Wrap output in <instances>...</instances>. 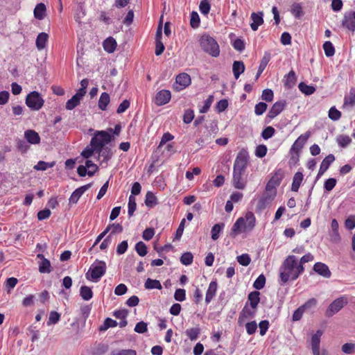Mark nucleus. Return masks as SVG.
<instances>
[{
    "mask_svg": "<svg viewBox=\"0 0 355 355\" xmlns=\"http://www.w3.org/2000/svg\"><path fill=\"white\" fill-rule=\"evenodd\" d=\"M171 98L170 90H159L155 95L154 102L157 106L168 103Z\"/></svg>",
    "mask_w": 355,
    "mask_h": 355,
    "instance_id": "f8f14e48",
    "label": "nucleus"
},
{
    "mask_svg": "<svg viewBox=\"0 0 355 355\" xmlns=\"http://www.w3.org/2000/svg\"><path fill=\"white\" fill-rule=\"evenodd\" d=\"M137 208L136 198L132 195H130L128 198V214L129 217H131Z\"/></svg>",
    "mask_w": 355,
    "mask_h": 355,
    "instance_id": "49530a36",
    "label": "nucleus"
},
{
    "mask_svg": "<svg viewBox=\"0 0 355 355\" xmlns=\"http://www.w3.org/2000/svg\"><path fill=\"white\" fill-rule=\"evenodd\" d=\"M276 191H266L263 194L261 198L259 200L257 209L259 211H262L266 208V207L274 200L276 196Z\"/></svg>",
    "mask_w": 355,
    "mask_h": 355,
    "instance_id": "6e6552de",
    "label": "nucleus"
},
{
    "mask_svg": "<svg viewBox=\"0 0 355 355\" xmlns=\"http://www.w3.org/2000/svg\"><path fill=\"white\" fill-rule=\"evenodd\" d=\"M200 24V17L198 12L193 11L191 13L190 25L192 28H198Z\"/></svg>",
    "mask_w": 355,
    "mask_h": 355,
    "instance_id": "864d4df0",
    "label": "nucleus"
},
{
    "mask_svg": "<svg viewBox=\"0 0 355 355\" xmlns=\"http://www.w3.org/2000/svg\"><path fill=\"white\" fill-rule=\"evenodd\" d=\"M323 332L321 330H318L315 334L311 337V349L320 348V338Z\"/></svg>",
    "mask_w": 355,
    "mask_h": 355,
    "instance_id": "37998d69",
    "label": "nucleus"
},
{
    "mask_svg": "<svg viewBox=\"0 0 355 355\" xmlns=\"http://www.w3.org/2000/svg\"><path fill=\"white\" fill-rule=\"evenodd\" d=\"M217 291V283L216 282L212 281L210 282L208 289L206 293L205 302L209 304L216 295Z\"/></svg>",
    "mask_w": 355,
    "mask_h": 355,
    "instance_id": "a878e982",
    "label": "nucleus"
},
{
    "mask_svg": "<svg viewBox=\"0 0 355 355\" xmlns=\"http://www.w3.org/2000/svg\"><path fill=\"white\" fill-rule=\"evenodd\" d=\"M310 137V133L306 132V133L301 135L293 144L290 150L293 152L301 153L305 143Z\"/></svg>",
    "mask_w": 355,
    "mask_h": 355,
    "instance_id": "2eb2a0df",
    "label": "nucleus"
},
{
    "mask_svg": "<svg viewBox=\"0 0 355 355\" xmlns=\"http://www.w3.org/2000/svg\"><path fill=\"white\" fill-rule=\"evenodd\" d=\"M291 12L295 18H300L304 15L301 3H293L291 6Z\"/></svg>",
    "mask_w": 355,
    "mask_h": 355,
    "instance_id": "79ce46f5",
    "label": "nucleus"
},
{
    "mask_svg": "<svg viewBox=\"0 0 355 355\" xmlns=\"http://www.w3.org/2000/svg\"><path fill=\"white\" fill-rule=\"evenodd\" d=\"M304 178V175L302 172H297L295 173L293 178V182L291 185V190L295 192H297L300 187L302 182Z\"/></svg>",
    "mask_w": 355,
    "mask_h": 355,
    "instance_id": "bb28decb",
    "label": "nucleus"
},
{
    "mask_svg": "<svg viewBox=\"0 0 355 355\" xmlns=\"http://www.w3.org/2000/svg\"><path fill=\"white\" fill-rule=\"evenodd\" d=\"M194 118V112L191 109L186 110L183 115L184 123L189 124Z\"/></svg>",
    "mask_w": 355,
    "mask_h": 355,
    "instance_id": "e2e57ef3",
    "label": "nucleus"
},
{
    "mask_svg": "<svg viewBox=\"0 0 355 355\" xmlns=\"http://www.w3.org/2000/svg\"><path fill=\"white\" fill-rule=\"evenodd\" d=\"M118 324L116 320H112L110 318H107L105 320L103 324L99 327L98 329L100 331H105L110 327H115Z\"/></svg>",
    "mask_w": 355,
    "mask_h": 355,
    "instance_id": "c03bdc74",
    "label": "nucleus"
},
{
    "mask_svg": "<svg viewBox=\"0 0 355 355\" xmlns=\"http://www.w3.org/2000/svg\"><path fill=\"white\" fill-rule=\"evenodd\" d=\"M84 166L89 171L88 175L90 177L93 176L98 169V167L96 164H94L92 161L88 159L86 160L85 164Z\"/></svg>",
    "mask_w": 355,
    "mask_h": 355,
    "instance_id": "8fccbe9b",
    "label": "nucleus"
},
{
    "mask_svg": "<svg viewBox=\"0 0 355 355\" xmlns=\"http://www.w3.org/2000/svg\"><path fill=\"white\" fill-rule=\"evenodd\" d=\"M342 25L349 31H355V11L350 10L345 13Z\"/></svg>",
    "mask_w": 355,
    "mask_h": 355,
    "instance_id": "9d476101",
    "label": "nucleus"
},
{
    "mask_svg": "<svg viewBox=\"0 0 355 355\" xmlns=\"http://www.w3.org/2000/svg\"><path fill=\"white\" fill-rule=\"evenodd\" d=\"M337 182L336 179L331 178L327 179L324 184V189L326 191H331L336 186Z\"/></svg>",
    "mask_w": 355,
    "mask_h": 355,
    "instance_id": "680f3d73",
    "label": "nucleus"
},
{
    "mask_svg": "<svg viewBox=\"0 0 355 355\" xmlns=\"http://www.w3.org/2000/svg\"><path fill=\"white\" fill-rule=\"evenodd\" d=\"M345 225L347 229L352 230L355 228V216H349L345 222Z\"/></svg>",
    "mask_w": 355,
    "mask_h": 355,
    "instance_id": "774afa93",
    "label": "nucleus"
},
{
    "mask_svg": "<svg viewBox=\"0 0 355 355\" xmlns=\"http://www.w3.org/2000/svg\"><path fill=\"white\" fill-rule=\"evenodd\" d=\"M283 179V173L279 170L277 171L274 175L269 180L266 186V191H276V188L278 187L282 180Z\"/></svg>",
    "mask_w": 355,
    "mask_h": 355,
    "instance_id": "1a4fd4ad",
    "label": "nucleus"
},
{
    "mask_svg": "<svg viewBox=\"0 0 355 355\" xmlns=\"http://www.w3.org/2000/svg\"><path fill=\"white\" fill-rule=\"evenodd\" d=\"M270 60V54L269 53H265L263 57L262 58L259 69L256 75V79H257L260 75L262 73V72L266 69V66L268 65L269 61Z\"/></svg>",
    "mask_w": 355,
    "mask_h": 355,
    "instance_id": "7c9ffc66",
    "label": "nucleus"
},
{
    "mask_svg": "<svg viewBox=\"0 0 355 355\" xmlns=\"http://www.w3.org/2000/svg\"><path fill=\"white\" fill-rule=\"evenodd\" d=\"M86 94V90H78L75 95H73L70 99L66 103V109L71 110L74 109L77 105L80 104V100Z\"/></svg>",
    "mask_w": 355,
    "mask_h": 355,
    "instance_id": "ddd939ff",
    "label": "nucleus"
},
{
    "mask_svg": "<svg viewBox=\"0 0 355 355\" xmlns=\"http://www.w3.org/2000/svg\"><path fill=\"white\" fill-rule=\"evenodd\" d=\"M341 349L343 353L351 354L355 352V344L351 343H345L343 345Z\"/></svg>",
    "mask_w": 355,
    "mask_h": 355,
    "instance_id": "338daca9",
    "label": "nucleus"
},
{
    "mask_svg": "<svg viewBox=\"0 0 355 355\" xmlns=\"http://www.w3.org/2000/svg\"><path fill=\"white\" fill-rule=\"evenodd\" d=\"M266 284V277L261 274L260 275L253 283V287L257 290L262 289Z\"/></svg>",
    "mask_w": 355,
    "mask_h": 355,
    "instance_id": "5fc2aeb1",
    "label": "nucleus"
},
{
    "mask_svg": "<svg viewBox=\"0 0 355 355\" xmlns=\"http://www.w3.org/2000/svg\"><path fill=\"white\" fill-rule=\"evenodd\" d=\"M210 3L208 0H202L200 3L199 9L202 14L207 15L210 11Z\"/></svg>",
    "mask_w": 355,
    "mask_h": 355,
    "instance_id": "bf43d9fd",
    "label": "nucleus"
},
{
    "mask_svg": "<svg viewBox=\"0 0 355 355\" xmlns=\"http://www.w3.org/2000/svg\"><path fill=\"white\" fill-rule=\"evenodd\" d=\"M106 270V263L104 261L96 259L86 272L85 277L88 281L97 283L105 274Z\"/></svg>",
    "mask_w": 355,
    "mask_h": 355,
    "instance_id": "7ed1b4c3",
    "label": "nucleus"
},
{
    "mask_svg": "<svg viewBox=\"0 0 355 355\" xmlns=\"http://www.w3.org/2000/svg\"><path fill=\"white\" fill-rule=\"evenodd\" d=\"M157 199L154 193L151 191H148L146 194L145 204L148 207L152 208L157 205Z\"/></svg>",
    "mask_w": 355,
    "mask_h": 355,
    "instance_id": "4c0bfd02",
    "label": "nucleus"
},
{
    "mask_svg": "<svg viewBox=\"0 0 355 355\" xmlns=\"http://www.w3.org/2000/svg\"><path fill=\"white\" fill-rule=\"evenodd\" d=\"M44 103L43 98L35 90L28 94L26 98V105L32 110H39L43 106Z\"/></svg>",
    "mask_w": 355,
    "mask_h": 355,
    "instance_id": "423d86ee",
    "label": "nucleus"
},
{
    "mask_svg": "<svg viewBox=\"0 0 355 355\" xmlns=\"http://www.w3.org/2000/svg\"><path fill=\"white\" fill-rule=\"evenodd\" d=\"M135 250L137 252V254L141 256L144 257L147 254V246L146 245L142 242L139 241L136 243L135 245Z\"/></svg>",
    "mask_w": 355,
    "mask_h": 355,
    "instance_id": "603ef678",
    "label": "nucleus"
},
{
    "mask_svg": "<svg viewBox=\"0 0 355 355\" xmlns=\"http://www.w3.org/2000/svg\"><path fill=\"white\" fill-rule=\"evenodd\" d=\"M245 232H248V230L245 227V219L243 217H240L236 220V221L234 224L231 230L230 236L232 237H235L240 233Z\"/></svg>",
    "mask_w": 355,
    "mask_h": 355,
    "instance_id": "4468645a",
    "label": "nucleus"
},
{
    "mask_svg": "<svg viewBox=\"0 0 355 355\" xmlns=\"http://www.w3.org/2000/svg\"><path fill=\"white\" fill-rule=\"evenodd\" d=\"M232 70L234 77L237 79L245 70L243 62L242 61H234Z\"/></svg>",
    "mask_w": 355,
    "mask_h": 355,
    "instance_id": "e433bc0d",
    "label": "nucleus"
},
{
    "mask_svg": "<svg viewBox=\"0 0 355 355\" xmlns=\"http://www.w3.org/2000/svg\"><path fill=\"white\" fill-rule=\"evenodd\" d=\"M175 83L181 86L182 89H185L191 83V77L187 73H181L176 76Z\"/></svg>",
    "mask_w": 355,
    "mask_h": 355,
    "instance_id": "4be33fe9",
    "label": "nucleus"
},
{
    "mask_svg": "<svg viewBox=\"0 0 355 355\" xmlns=\"http://www.w3.org/2000/svg\"><path fill=\"white\" fill-rule=\"evenodd\" d=\"M237 261L239 264L243 266H247L250 263L251 258L248 254H243L236 257Z\"/></svg>",
    "mask_w": 355,
    "mask_h": 355,
    "instance_id": "13d9d810",
    "label": "nucleus"
},
{
    "mask_svg": "<svg viewBox=\"0 0 355 355\" xmlns=\"http://www.w3.org/2000/svg\"><path fill=\"white\" fill-rule=\"evenodd\" d=\"M328 116L332 121H336L340 119L341 112L336 107L333 106L329 109Z\"/></svg>",
    "mask_w": 355,
    "mask_h": 355,
    "instance_id": "6e6d98bb",
    "label": "nucleus"
},
{
    "mask_svg": "<svg viewBox=\"0 0 355 355\" xmlns=\"http://www.w3.org/2000/svg\"><path fill=\"white\" fill-rule=\"evenodd\" d=\"M245 227L248 232L252 230L256 224V218L254 214L251 211H248L245 214Z\"/></svg>",
    "mask_w": 355,
    "mask_h": 355,
    "instance_id": "c756f323",
    "label": "nucleus"
},
{
    "mask_svg": "<svg viewBox=\"0 0 355 355\" xmlns=\"http://www.w3.org/2000/svg\"><path fill=\"white\" fill-rule=\"evenodd\" d=\"M313 269L316 273L322 276L324 278H329L331 275V272L329 267L324 263H315L313 266Z\"/></svg>",
    "mask_w": 355,
    "mask_h": 355,
    "instance_id": "6ab92c4d",
    "label": "nucleus"
},
{
    "mask_svg": "<svg viewBox=\"0 0 355 355\" xmlns=\"http://www.w3.org/2000/svg\"><path fill=\"white\" fill-rule=\"evenodd\" d=\"M54 166V163H49L45 162L44 161H40L37 162V164L33 167L34 169L37 171H45L48 168H51Z\"/></svg>",
    "mask_w": 355,
    "mask_h": 355,
    "instance_id": "052dcab7",
    "label": "nucleus"
},
{
    "mask_svg": "<svg viewBox=\"0 0 355 355\" xmlns=\"http://www.w3.org/2000/svg\"><path fill=\"white\" fill-rule=\"evenodd\" d=\"M323 49L327 57H331L335 53V49L334 45L330 41H326L323 44Z\"/></svg>",
    "mask_w": 355,
    "mask_h": 355,
    "instance_id": "de8ad7c7",
    "label": "nucleus"
},
{
    "mask_svg": "<svg viewBox=\"0 0 355 355\" xmlns=\"http://www.w3.org/2000/svg\"><path fill=\"white\" fill-rule=\"evenodd\" d=\"M46 6L43 3H37L34 9V17L37 19H43L45 17Z\"/></svg>",
    "mask_w": 355,
    "mask_h": 355,
    "instance_id": "2f4dec72",
    "label": "nucleus"
},
{
    "mask_svg": "<svg viewBox=\"0 0 355 355\" xmlns=\"http://www.w3.org/2000/svg\"><path fill=\"white\" fill-rule=\"evenodd\" d=\"M279 284L283 286L288 281L296 280L304 271V267L298 264L295 255L288 256L279 268Z\"/></svg>",
    "mask_w": 355,
    "mask_h": 355,
    "instance_id": "f257e3e1",
    "label": "nucleus"
},
{
    "mask_svg": "<svg viewBox=\"0 0 355 355\" xmlns=\"http://www.w3.org/2000/svg\"><path fill=\"white\" fill-rule=\"evenodd\" d=\"M250 19L252 20V23L250 24V27L252 31H256L259 27L262 25L264 22L263 21V12H252L250 15Z\"/></svg>",
    "mask_w": 355,
    "mask_h": 355,
    "instance_id": "a211bd4d",
    "label": "nucleus"
},
{
    "mask_svg": "<svg viewBox=\"0 0 355 355\" xmlns=\"http://www.w3.org/2000/svg\"><path fill=\"white\" fill-rule=\"evenodd\" d=\"M200 334V329L198 327L187 329L185 331L186 336L191 340H196L198 339Z\"/></svg>",
    "mask_w": 355,
    "mask_h": 355,
    "instance_id": "58836bf2",
    "label": "nucleus"
},
{
    "mask_svg": "<svg viewBox=\"0 0 355 355\" xmlns=\"http://www.w3.org/2000/svg\"><path fill=\"white\" fill-rule=\"evenodd\" d=\"M224 227H225L224 223H217V224H215L212 227L211 230V239L214 241H216L219 238L220 233L222 232Z\"/></svg>",
    "mask_w": 355,
    "mask_h": 355,
    "instance_id": "ea45409f",
    "label": "nucleus"
},
{
    "mask_svg": "<svg viewBox=\"0 0 355 355\" xmlns=\"http://www.w3.org/2000/svg\"><path fill=\"white\" fill-rule=\"evenodd\" d=\"M201 49L213 58L220 55V46L217 41L208 34H203L199 39Z\"/></svg>",
    "mask_w": 355,
    "mask_h": 355,
    "instance_id": "f03ea898",
    "label": "nucleus"
},
{
    "mask_svg": "<svg viewBox=\"0 0 355 355\" xmlns=\"http://www.w3.org/2000/svg\"><path fill=\"white\" fill-rule=\"evenodd\" d=\"M214 101V96L209 95L207 98L203 102V105L200 107V113H206L209 111L212 103Z\"/></svg>",
    "mask_w": 355,
    "mask_h": 355,
    "instance_id": "3c124183",
    "label": "nucleus"
},
{
    "mask_svg": "<svg viewBox=\"0 0 355 355\" xmlns=\"http://www.w3.org/2000/svg\"><path fill=\"white\" fill-rule=\"evenodd\" d=\"M110 98L107 93L103 92L101 94L98 100V107L101 110H106L108 104L110 103Z\"/></svg>",
    "mask_w": 355,
    "mask_h": 355,
    "instance_id": "c9c22d12",
    "label": "nucleus"
},
{
    "mask_svg": "<svg viewBox=\"0 0 355 355\" xmlns=\"http://www.w3.org/2000/svg\"><path fill=\"white\" fill-rule=\"evenodd\" d=\"M80 296L85 301L91 300L93 297L92 288L87 286H82L80 288Z\"/></svg>",
    "mask_w": 355,
    "mask_h": 355,
    "instance_id": "72a5a7b5",
    "label": "nucleus"
},
{
    "mask_svg": "<svg viewBox=\"0 0 355 355\" xmlns=\"http://www.w3.org/2000/svg\"><path fill=\"white\" fill-rule=\"evenodd\" d=\"M284 85L288 88L293 87L297 82V78L295 73L291 70L288 74L284 76Z\"/></svg>",
    "mask_w": 355,
    "mask_h": 355,
    "instance_id": "cd10ccee",
    "label": "nucleus"
},
{
    "mask_svg": "<svg viewBox=\"0 0 355 355\" xmlns=\"http://www.w3.org/2000/svg\"><path fill=\"white\" fill-rule=\"evenodd\" d=\"M96 153H98L99 157H103V161H107L112 157V152L108 147H103L101 150H96Z\"/></svg>",
    "mask_w": 355,
    "mask_h": 355,
    "instance_id": "a18cd8bd",
    "label": "nucleus"
},
{
    "mask_svg": "<svg viewBox=\"0 0 355 355\" xmlns=\"http://www.w3.org/2000/svg\"><path fill=\"white\" fill-rule=\"evenodd\" d=\"M24 137L31 144H38L40 142L39 134L33 130H27L24 132Z\"/></svg>",
    "mask_w": 355,
    "mask_h": 355,
    "instance_id": "412c9836",
    "label": "nucleus"
},
{
    "mask_svg": "<svg viewBox=\"0 0 355 355\" xmlns=\"http://www.w3.org/2000/svg\"><path fill=\"white\" fill-rule=\"evenodd\" d=\"M193 256L191 252H187L182 254L180 262L184 266H189L193 263Z\"/></svg>",
    "mask_w": 355,
    "mask_h": 355,
    "instance_id": "09e8293b",
    "label": "nucleus"
},
{
    "mask_svg": "<svg viewBox=\"0 0 355 355\" xmlns=\"http://www.w3.org/2000/svg\"><path fill=\"white\" fill-rule=\"evenodd\" d=\"M336 141L340 147L346 148L352 143V140L348 135H340L337 137Z\"/></svg>",
    "mask_w": 355,
    "mask_h": 355,
    "instance_id": "a19ab883",
    "label": "nucleus"
},
{
    "mask_svg": "<svg viewBox=\"0 0 355 355\" xmlns=\"http://www.w3.org/2000/svg\"><path fill=\"white\" fill-rule=\"evenodd\" d=\"M144 287L146 289L151 290V289H158L161 290L162 288V284L159 280L152 279L150 278H148L145 283Z\"/></svg>",
    "mask_w": 355,
    "mask_h": 355,
    "instance_id": "f704fd0d",
    "label": "nucleus"
},
{
    "mask_svg": "<svg viewBox=\"0 0 355 355\" xmlns=\"http://www.w3.org/2000/svg\"><path fill=\"white\" fill-rule=\"evenodd\" d=\"M348 303V299L345 295H342L334 300L327 307L325 315L328 318L339 312Z\"/></svg>",
    "mask_w": 355,
    "mask_h": 355,
    "instance_id": "39448f33",
    "label": "nucleus"
},
{
    "mask_svg": "<svg viewBox=\"0 0 355 355\" xmlns=\"http://www.w3.org/2000/svg\"><path fill=\"white\" fill-rule=\"evenodd\" d=\"M244 173L233 171V185L236 189H243L246 186V181L243 178Z\"/></svg>",
    "mask_w": 355,
    "mask_h": 355,
    "instance_id": "aec40b11",
    "label": "nucleus"
},
{
    "mask_svg": "<svg viewBox=\"0 0 355 355\" xmlns=\"http://www.w3.org/2000/svg\"><path fill=\"white\" fill-rule=\"evenodd\" d=\"M256 314V309L248 307V303L244 306L243 309L239 314L238 323L242 325L246 319L253 318Z\"/></svg>",
    "mask_w": 355,
    "mask_h": 355,
    "instance_id": "dca6fc26",
    "label": "nucleus"
},
{
    "mask_svg": "<svg viewBox=\"0 0 355 355\" xmlns=\"http://www.w3.org/2000/svg\"><path fill=\"white\" fill-rule=\"evenodd\" d=\"M285 103L282 101L276 102L268 112V117L273 119L279 114L284 110Z\"/></svg>",
    "mask_w": 355,
    "mask_h": 355,
    "instance_id": "b1692460",
    "label": "nucleus"
},
{
    "mask_svg": "<svg viewBox=\"0 0 355 355\" xmlns=\"http://www.w3.org/2000/svg\"><path fill=\"white\" fill-rule=\"evenodd\" d=\"M37 258L42 260L39 266V271L41 273H50L51 272V266L49 260L46 259L42 254H37Z\"/></svg>",
    "mask_w": 355,
    "mask_h": 355,
    "instance_id": "5701e85b",
    "label": "nucleus"
},
{
    "mask_svg": "<svg viewBox=\"0 0 355 355\" xmlns=\"http://www.w3.org/2000/svg\"><path fill=\"white\" fill-rule=\"evenodd\" d=\"M116 46L117 44L116 40L112 37L107 38L103 42L104 50L109 53H113L115 51Z\"/></svg>",
    "mask_w": 355,
    "mask_h": 355,
    "instance_id": "c85d7f7f",
    "label": "nucleus"
},
{
    "mask_svg": "<svg viewBox=\"0 0 355 355\" xmlns=\"http://www.w3.org/2000/svg\"><path fill=\"white\" fill-rule=\"evenodd\" d=\"M335 157L333 154H329L322 160L320 164L319 171L316 176V180H318L329 168L330 165L334 162Z\"/></svg>",
    "mask_w": 355,
    "mask_h": 355,
    "instance_id": "f3484780",
    "label": "nucleus"
},
{
    "mask_svg": "<svg viewBox=\"0 0 355 355\" xmlns=\"http://www.w3.org/2000/svg\"><path fill=\"white\" fill-rule=\"evenodd\" d=\"M49 35L46 33H40L36 38V47L39 51L44 49L46 47L48 42Z\"/></svg>",
    "mask_w": 355,
    "mask_h": 355,
    "instance_id": "393cba45",
    "label": "nucleus"
},
{
    "mask_svg": "<svg viewBox=\"0 0 355 355\" xmlns=\"http://www.w3.org/2000/svg\"><path fill=\"white\" fill-rule=\"evenodd\" d=\"M91 185L92 184L89 183L76 189L71 193L69 199V205L72 206L73 205H76L78 202L80 198L82 196V195L90 188Z\"/></svg>",
    "mask_w": 355,
    "mask_h": 355,
    "instance_id": "9b49d317",
    "label": "nucleus"
},
{
    "mask_svg": "<svg viewBox=\"0 0 355 355\" xmlns=\"http://www.w3.org/2000/svg\"><path fill=\"white\" fill-rule=\"evenodd\" d=\"M249 155L246 150H241L234 161L233 171L245 173L248 163Z\"/></svg>",
    "mask_w": 355,
    "mask_h": 355,
    "instance_id": "0eeeda50",
    "label": "nucleus"
},
{
    "mask_svg": "<svg viewBox=\"0 0 355 355\" xmlns=\"http://www.w3.org/2000/svg\"><path fill=\"white\" fill-rule=\"evenodd\" d=\"M60 318V315L56 311H51L49 314L48 321L46 322L48 326L57 324Z\"/></svg>",
    "mask_w": 355,
    "mask_h": 355,
    "instance_id": "4d7b16f0",
    "label": "nucleus"
},
{
    "mask_svg": "<svg viewBox=\"0 0 355 355\" xmlns=\"http://www.w3.org/2000/svg\"><path fill=\"white\" fill-rule=\"evenodd\" d=\"M345 105H349L351 106L355 105V91L349 92V94L345 96L344 99Z\"/></svg>",
    "mask_w": 355,
    "mask_h": 355,
    "instance_id": "69168bd1",
    "label": "nucleus"
},
{
    "mask_svg": "<svg viewBox=\"0 0 355 355\" xmlns=\"http://www.w3.org/2000/svg\"><path fill=\"white\" fill-rule=\"evenodd\" d=\"M111 135L105 131H98L94 134L90 141L91 146L94 148V150H101L105 144L111 141Z\"/></svg>",
    "mask_w": 355,
    "mask_h": 355,
    "instance_id": "20e7f679",
    "label": "nucleus"
},
{
    "mask_svg": "<svg viewBox=\"0 0 355 355\" xmlns=\"http://www.w3.org/2000/svg\"><path fill=\"white\" fill-rule=\"evenodd\" d=\"M275 132V130L272 126H268L261 132V137L264 139H268L271 138Z\"/></svg>",
    "mask_w": 355,
    "mask_h": 355,
    "instance_id": "0e129e2a",
    "label": "nucleus"
},
{
    "mask_svg": "<svg viewBox=\"0 0 355 355\" xmlns=\"http://www.w3.org/2000/svg\"><path fill=\"white\" fill-rule=\"evenodd\" d=\"M248 301L250 302V307L252 309H256L260 301L259 292L252 291L248 294Z\"/></svg>",
    "mask_w": 355,
    "mask_h": 355,
    "instance_id": "473e14b6",
    "label": "nucleus"
}]
</instances>
